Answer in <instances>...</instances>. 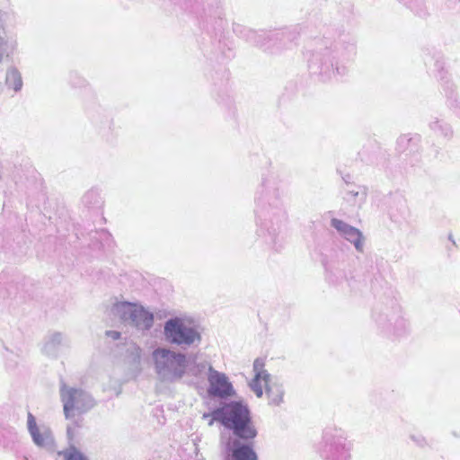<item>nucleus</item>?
I'll use <instances>...</instances> for the list:
<instances>
[{"label":"nucleus","instance_id":"1","mask_svg":"<svg viewBox=\"0 0 460 460\" xmlns=\"http://www.w3.org/2000/svg\"><path fill=\"white\" fill-rule=\"evenodd\" d=\"M105 313L141 332L148 331L154 325L153 312L138 302L114 298L106 305Z\"/></svg>","mask_w":460,"mask_h":460},{"label":"nucleus","instance_id":"2","mask_svg":"<svg viewBox=\"0 0 460 460\" xmlns=\"http://www.w3.org/2000/svg\"><path fill=\"white\" fill-rule=\"evenodd\" d=\"M151 362L157 378L164 383H173L181 379L188 367L184 354L164 347L153 350Z\"/></svg>","mask_w":460,"mask_h":460},{"label":"nucleus","instance_id":"3","mask_svg":"<svg viewBox=\"0 0 460 460\" xmlns=\"http://www.w3.org/2000/svg\"><path fill=\"white\" fill-rule=\"evenodd\" d=\"M164 334L165 340L177 346L190 347L201 341V333L194 320L187 315H179L168 319L164 323Z\"/></svg>","mask_w":460,"mask_h":460},{"label":"nucleus","instance_id":"4","mask_svg":"<svg viewBox=\"0 0 460 460\" xmlns=\"http://www.w3.org/2000/svg\"><path fill=\"white\" fill-rule=\"evenodd\" d=\"M222 424L234 430L242 438L250 439L257 435L247 406L242 402H230L222 408Z\"/></svg>","mask_w":460,"mask_h":460},{"label":"nucleus","instance_id":"5","mask_svg":"<svg viewBox=\"0 0 460 460\" xmlns=\"http://www.w3.org/2000/svg\"><path fill=\"white\" fill-rule=\"evenodd\" d=\"M60 397L66 420L80 415L93 406L89 394L74 387L63 385L60 389Z\"/></svg>","mask_w":460,"mask_h":460},{"label":"nucleus","instance_id":"6","mask_svg":"<svg viewBox=\"0 0 460 460\" xmlns=\"http://www.w3.org/2000/svg\"><path fill=\"white\" fill-rule=\"evenodd\" d=\"M275 378L276 376L266 368V359L256 358L252 362V376L247 380V385L255 396L261 399Z\"/></svg>","mask_w":460,"mask_h":460},{"label":"nucleus","instance_id":"7","mask_svg":"<svg viewBox=\"0 0 460 460\" xmlns=\"http://www.w3.org/2000/svg\"><path fill=\"white\" fill-rule=\"evenodd\" d=\"M27 430L35 446L48 451H54L56 441L51 429L43 422H38L36 418L29 412L26 421Z\"/></svg>","mask_w":460,"mask_h":460},{"label":"nucleus","instance_id":"8","mask_svg":"<svg viewBox=\"0 0 460 460\" xmlns=\"http://www.w3.org/2000/svg\"><path fill=\"white\" fill-rule=\"evenodd\" d=\"M208 393L217 397H228L234 394V388L228 376L209 366L208 369Z\"/></svg>","mask_w":460,"mask_h":460},{"label":"nucleus","instance_id":"9","mask_svg":"<svg viewBox=\"0 0 460 460\" xmlns=\"http://www.w3.org/2000/svg\"><path fill=\"white\" fill-rule=\"evenodd\" d=\"M367 197V189L359 184L347 182V214L358 216Z\"/></svg>","mask_w":460,"mask_h":460},{"label":"nucleus","instance_id":"10","mask_svg":"<svg viewBox=\"0 0 460 460\" xmlns=\"http://www.w3.org/2000/svg\"><path fill=\"white\" fill-rule=\"evenodd\" d=\"M268 400V403L272 406H279L284 401L285 388L284 384L280 378H276L268 386V389L264 393Z\"/></svg>","mask_w":460,"mask_h":460},{"label":"nucleus","instance_id":"11","mask_svg":"<svg viewBox=\"0 0 460 460\" xmlns=\"http://www.w3.org/2000/svg\"><path fill=\"white\" fill-rule=\"evenodd\" d=\"M231 452L230 460H257L256 453L252 447L237 441L234 442Z\"/></svg>","mask_w":460,"mask_h":460},{"label":"nucleus","instance_id":"12","mask_svg":"<svg viewBox=\"0 0 460 460\" xmlns=\"http://www.w3.org/2000/svg\"><path fill=\"white\" fill-rule=\"evenodd\" d=\"M366 241V236L359 229L347 225V242L353 244L358 252H364Z\"/></svg>","mask_w":460,"mask_h":460},{"label":"nucleus","instance_id":"13","mask_svg":"<svg viewBox=\"0 0 460 460\" xmlns=\"http://www.w3.org/2000/svg\"><path fill=\"white\" fill-rule=\"evenodd\" d=\"M17 47L16 40L8 36L5 31H0V63L4 58H9Z\"/></svg>","mask_w":460,"mask_h":460},{"label":"nucleus","instance_id":"14","mask_svg":"<svg viewBox=\"0 0 460 460\" xmlns=\"http://www.w3.org/2000/svg\"><path fill=\"white\" fill-rule=\"evenodd\" d=\"M5 82L6 84L15 92L20 91L22 89V76L19 71L15 68H10L7 70Z\"/></svg>","mask_w":460,"mask_h":460},{"label":"nucleus","instance_id":"15","mask_svg":"<svg viewBox=\"0 0 460 460\" xmlns=\"http://www.w3.org/2000/svg\"><path fill=\"white\" fill-rule=\"evenodd\" d=\"M58 456H62L64 460H89L86 456L74 446H70L65 450L58 451Z\"/></svg>","mask_w":460,"mask_h":460},{"label":"nucleus","instance_id":"16","mask_svg":"<svg viewBox=\"0 0 460 460\" xmlns=\"http://www.w3.org/2000/svg\"><path fill=\"white\" fill-rule=\"evenodd\" d=\"M222 409H218L211 413H204L202 419L207 420L208 426H212L216 420L222 423Z\"/></svg>","mask_w":460,"mask_h":460},{"label":"nucleus","instance_id":"17","mask_svg":"<svg viewBox=\"0 0 460 460\" xmlns=\"http://www.w3.org/2000/svg\"><path fill=\"white\" fill-rule=\"evenodd\" d=\"M331 226L333 228H335L340 234H345V224L343 223L342 220H340L338 218L332 217Z\"/></svg>","mask_w":460,"mask_h":460},{"label":"nucleus","instance_id":"18","mask_svg":"<svg viewBox=\"0 0 460 460\" xmlns=\"http://www.w3.org/2000/svg\"><path fill=\"white\" fill-rule=\"evenodd\" d=\"M78 428L77 423H73L67 426L66 435L70 442H73L76 438V429Z\"/></svg>","mask_w":460,"mask_h":460},{"label":"nucleus","instance_id":"19","mask_svg":"<svg viewBox=\"0 0 460 460\" xmlns=\"http://www.w3.org/2000/svg\"><path fill=\"white\" fill-rule=\"evenodd\" d=\"M411 439L413 441H415L420 447H424L427 445V441L425 439V438H423L422 436H414L412 435L411 437Z\"/></svg>","mask_w":460,"mask_h":460},{"label":"nucleus","instance_id":"20","mask_svg":"<svg viewBox=\"0 0 460 460\" xmlns=\"http://www.w3.org/2000/svg\"><path fill=\"white\" fill-rule=\"evenodd\" d=\"M106 336L115 341L120 337V333L117 331H108L106 332Z\"/></svg>","mask_w":460,"mask_h":460},{"label":"nucleus","instance_id":"21","mask_svg":"<svg viewBox=\"0 0 460 460\" xmlns=\"http://www.w3.org/2000/svg\"><path fill=\"white\" fill-rule=\"evenodd\" d=\"M136 350H137V355L140 356L141 349L139 348H137V349H136Z\"/></svg>","mask_w":460,"mask_h":460}]
</instances>
